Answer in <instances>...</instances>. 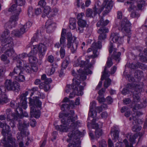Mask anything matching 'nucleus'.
<instances>
[{
    "label": "nucleus",
    "mask_w": 147,
    "mask_h": 147,
    "mask_svg": "<svg viewBox=\"0 0 147 147\" xmlns=\"http://www.w3.org/2000/svg\"><path fill=\"white\" fill-rule=\"evenodd\" d=\"M4 88L3 86L0 87L1 94H0V104H3L8 102L9 100L7 98V95L5 94V89L3 90Z\"/></svg>",
    "instance_id": "24"
},
{
    "label": "nucleus",
    "mask_w": 147,
    "mask_h": 147,
    "mask_svg": "<svg viewBox=\"0 0 147 147\" xmlns=\"http://www.w3.org/2000/svg\"><path fill=\"white\" fill-rule=\"evenodd\" d=\"M42 13L45 16H47L48 18H50V15L52 14L51 12V9L49 6L46 5L43 8Z\"/></svg>",
    "instance_id": "31"
},
{
    "label": "nucleus",
    "mask_w": 147,
    "mask_h": 147,
    "mask_svg": "<svg viewBox=\"0 0 147 147\" xmlns=\"http://www.w3.org/2000/svg\"><path fill=\"white\" fill-rule=\"evenodd\" d=\"M131 24L126 18H123L121 21L119 26V29L123 31L129 33L131 31Z\"/></svg>",
    "instance_id": "17"
},
{
    "label": "nucleus",
    "mask_w": 147,
    "mask_h": 147,
    "mask_svg": "<svg viewBox=\"0 0 147 147\" xmlns=\"http://www.w3.org/2000/svg\"><path fill=\"white\" fill-rule=\"evenodd\" d=\"M133 106V111L134 112V113L132 114V116L133 117V119L136 122L137 121V123L139 124H141L142 123V120L141 119H137V118H138V117L143 114V113L142 112H140L138 111H137L138 110V109H135L134 110V106Z\"/></svg>",
    "instance_id": "26"
},
{
    "label": "nucleus",
    "mask_w": 147,
    "mask_h": 147,
    "mask_svg": "<svg viewBox=\"0 0 147 147\" xmlns=\"http://www.w3.org/2000/svg\"><path fill=\"white\" fill-rule=\"evenodd\" d=\"M75 4L78 7H81L82 9L84 8L85 5L84 3L82 2V0H77L75 3Z\"/></svg>",
    "instance_id": "39"
},
{
    "label": "nucleus",
    "mask_w": 147,
    "mask_h": 147,
    "mask_svg": "<svg viewBox=\"0 0 147 147\" xmlns=\"http://www.w3.org/2000/svg\"><path fill=\"white\" fill-rule=\"evenodd\" d=\"M13 42L12 43V45H10V43L6 44V49L4 52V53L5 54L7 55L8 57H12L14 58L16 57V54L13 50Z\"/></svg>",
    "instance_id": "20"
},
{
    "label": "nucleus",
    "mask_w": 147,
    "mask_h": 147,
    "mask_svg": "<svg viewBox=\"0 0 147 147\" xmlns=\"http://www.w3.org/2000/svg\"><path fill=\"white\" fill-rule=\"evenodd\" d=\"M84 16V14L83 13H79L77 15V18L78 20H82Z\"/></svg>",
    "instance_id": "47"
},
{
    "label": "nucleus",
    "mask_w": 147,
    "mask_h": 147,
    "mask_svg": "<svg viewBox=\"0 0 147 147\" xmlns=\"http://www.w3.org/2000/svg\"><path fill=\"white\" fill-rule=\"evenodd\" d=\"M145 3L144 0H128L125 3L129 12H131V16L132 18L137 17L138 15L137 14L135 11L138 9H140Z\"/></svg>",
    "instance_id": "10"
},
{
    "label": "nucleus",
    "mask_w": 147,
    "mask_h": 147,
    "mask_svg": "<svg viewBox=\"0 0 147 147\" xmlns=\"http://www.w3.org/2000/svg\"><path fill=\"white\" fill-rule=\"evenodd\" d=\"M27 57H28V54L26 53H22L18 55H16V57L14 58L13 59L16 60L18 63H19L22 64V63L20 61L21 59Z\"/></svg>",
    "instance_id": "32"
},
{
    "label": "nucleus",
    "mask_w": 147,
    "mask_h": 147,
    "mask_svg": "<svg viewBox=\"0 0 147 147\" xmlns=\"http://www.w3.org/2000/svg\"><path fill=\"white\" fill-rule=\"evenodd\" d=\"M130 67L133 69H136L138 67H139L143 70L146 69H147V66L146 65L144 64H141L140 65L138 63L136 64L134 63H132Z\"/></svg>",
    "instance_id": "33"
},
{
    "label": "nucleus",
    "mask_w": 147,
    "mask_h": 147,
    "mask_svg": "<svg viewBox=\"0 0 147 147\" xmlns=\"http://www.w3.org/2000/svg\"><path fill=\"white\" fill-rule=\"evenodd\" d=\"M78 45V42L75 41L72 42L69 39L68 40L67 46L68 48L70 49L72 53H74L77 50Z\"/></svg>",
    "instance_id": "25"
},
{
    "label": "nucleus",
    "mask_w": 147,
    "mask_h": 147,
    "mask_svg": "<svg viewBox=\"0 0 147 147\" xmlns=\"http://www.w3.org/2000/svg\"><path fill=\"white\" fill-rule=\"evenodd\" d=\"M0 40L2 45L10 43V45H12V38L10 37V32L7 29H5L1 34Z\"/></svg>",
    "instance_id": "15"
},
{
    "label": "nucleus",
    "mask_w": 147,
    "mask_h": 147,
    "mask_svg": "<svg viewBox=\"0 0 147 147\" xmlns=\"http://www.w3.org/2000/svg\"><path fill=\"white\" fill-rule=\"evenodd\" d=\"M69 112L68 115L64 112L60 113L59 117L62 119V125H56L55 128L61 132H66L69 130L70 131L68 135L69 138L67 140V142H69V147H80L81 142L79 139L84 136V133L80 131L78 128L82 126V123L79 121L75 122L77 117L76 115L74 116L73 110Z\"/></svg>",
    "instance_id": "1"
},
{
    "label": "nucleus",
    "mask_w": 147,
    "mask_h": 147,
    "mask_svg": "<svg viewBox=\"0 0 147 147\" xmlns=\"http://www.w3.org/2000/svg\"><path fill=\"white\" fill-rule=\"evenodd\" d=\"M119 129L117 126H114L111 128V134L113 139L116 142L118 138Z\"/></svg>",
    "instance_id": "27"
},
{
    "label": "nucleus",
    "mask_w": 147,
    "mask_h": 147,
    "mask_svg": "<svg viewBox=\"0 0 147 147\" xmlns=\"http://www.w3.org/2000/svg\"><path fill=\"white\" fill-rule=\"evenodd\" d=\"M70 106L71 108H74L75 107V105H78L80 103V99L79 98H77L76 100L75 104H74V102L71 101L70 102Z\"/></svg>",
    "instance_id": "40"
},
{
    "label": "nucleus",
    "mask_w": 147,
    "mask_h": 147,
    "mask_svg": "<svg viewBox=\"0 0 147 147\" xmlns=\"http://www.w3.org/2000/svg\"><path fill=\"white\" fill-rule=\"evenodd\" d=\"M6 114L7 115V119L8 121H10L9 124L11 127H14L15 126L16 121H19L18 128L20 132L18 133L17 137L18 140H22L23 138V134L24 135L26 128L29 125L28 122L23 121L22 123V120L20 119H22L24 117H28V113L24 112L20 115L18 111H16L15 114H13L10 109H8L6 111Z\"/></svg>",
    "instance_id": "3"
},
{
    "label": "nucleus",
    "mask_w": 147,
    "mask_h": 147,
    "mask_svg": "<svg viewBox=\"0 0 147 147\" xmlns=\"http://www.w3.org/2000/svg\"><path fill=\"white\" fill-rule=\"evenodd\" d=\"M69 107H71L70 105L69 106L67 103L63 104L61 107V109L62 110L64 111L67 109H68Z\"/></svg>",
    "instance_id": "45"
},
{
    "label": "nucleus",
    "mask_w": 147,
    "mask_h": 147,
    "mask_svg": "<svg viewBox=\"0 0 147 147\" xmlns=\"http://www.w3.org/2000/svg\"><path fill=\"white\" fill-rule=\"evenodd\" d=\"M68 64L69 62L68 61L66 60L64 61L62 65V68L63 69H65L67 67Z\"/></svg>",
    "instance_id": "48"
},
{
    "label": "nucleus",
    "mask_w": 147,
    "mask_h": 147,
    "mask_svg": "<svg viewBox=\"0 0 147 147\" xmlns=\"http://www.w3.org/2000/svg\"><path fill=\"white\" fill-rule=\"evenodd\" d=\"M142 86L134 84H128L126 88H123L122 93L124 95H126L130 92H133V102L132 105L134 106V110L135 109H140L146 105V101L145 100L141 103L140 102V92L142 91Z\"/></svg>",
    "instance_id": "4"
},
{
    "label": "nucleus",
    "mask_w": 147,
    "mask_h": 147,
    "mask_svg": "<svg viewBox=\"0 0 147 147\" xmlns=\"http://www.w3.org/2000/svg\"><path fill=\"white\" fill-rule=\"evenodd\" d=\"M117 67L115 66L112 67L111 69V71L109 73V74H114V73L117 70Z\"/></svg>",
    "instance_id": "60"
},
{
    "label": "nucleus",
    "mask_w": 147,
    "mask_h": 147,
    "mask_svg": "<svg viewBox=\"0 0 147 147\" xmlns=\"http://www.w3.org/2000/svg\"><path fill=\"white\" fill-rule=\"evenodd\" d=\"M21 11V8L16 5H13L11 6L9 9L8 11L13 12V13L11 16L9 21L5 24V28H11L14 27L19 19V15Z\"/></svg>",
    "instance_id": "9"
},
{
    "label": "nucleus",
    "mask_w": 147,
    "mask_h": 147,
    "mask_svg": "<svg viewBox=\"0 0 147 147\" xmlns=\"http://www.w3.org/2000/svg\"><path fill=\"white\" fill-rule=\"evenodd\" d=\"M96 105V102L94 101H93L90 103V111L88 113V119H90V117L92 118L93 119H96L97 118H95L96 117V113L94 110L96 109L97 110L96 108H95Z\"/></svg>",
    "instance_id": "21"
},
{
    "label": "nucleus",
    "mask_w": 147,
    "mask_h": 147,
    "mask_svg": "<svg viewBox=\"0 0 147 147\" xmlns=\"http://www.w3.org/2000/svg\"><path fill=\"white\" fill-rule=\"evenodd\" d=\"M101 117L103 119L106 118L108 116V113L106 112H103L101 115Z\"/></svg>",
    "instance_id": "61"
},
{
    "label": "nucleus",
    "mask_w": 147,
    "mask_h": 147,
    "mask_svg": "<svg viewBox=\"0 0 147 147\" xmlns=\"http://www.w3.org/2000/svg\"><path fill=\"white\" fill-rule=\"evenodd\" d=\"M28 92H26L24 94L21 95L20 97V100H23L22 102H21L20 103V106L22 108L25 109H26L27 107L26 99L25 98V96L28 95Z\"/></svg>",
    "instance_id": "29"
},
{
    "label": "nucleus",
    "mask_w": 147,
    "mask_h": 147,
    "mask_svg": "<svg viewBox=\"0 0 147 147\" xmlns=\"http://www.w3.org/2000/svg\"><path fill=\"white\" fill-rule=\"evenodd\" d=\"M5 85L7 89L9 90H13L17 92L20 89L19 84L16 82H12L10 80H6Z\"/></svg>",
    "instance_id": "16"
},
{
    "label": "nucleus",
    "mask_w": 147,
    "mask_h": 147,
    "mask_svg": "<svg viewBox=\"0 0 147 147\" xmlns=\"http://www.w3.org/2000/svg\"><path fill=\"white\" fill-rule=\"evenodd\" d=\"M96 14H94V10L93 11L92 10L90 9H88L86 12V15L88 17H91L93 16V15L94 16Z\"/></svg>",
    "instance_id": "42"
},
{
    "label": "nucleus",
    "mask_w": 147,
    "mask_h": 147,
    "mask_svg": "<svg viewBox=\"0 0 147 147\" xmlns=\"http://www.w3.org/2000/svg\"><path fill=\"white\" fill-rule=\"evenodd\" d=\"M45 26L47 32L49 33L53 30L55 27V24L51 20H49L46 23Z\"/></svg>",
    "instance_id": "28"
},
{
    "label": "nucleus",
    "mask_w": 147,
    "mask_h": 147,
    "mask_svg": "<svg viewBox=\"0 0 147 147\" xmlns=\"http://www.w3.org/2000/svg\"><path fill=\"white\" fill-rule=\"evenodd\" d=\"M35 14L37 15H38L42 13V11L41 9L39 8H37L35 9Z\"/></svg>",
    "instance_id": "58"
},
{
    "label": "nucleus",
    "mask_w": 147,
    "mask_h": 147,
    "mask_svg": "<svg viewBox=\"0 0 147 147\" xmlns=\"http://www.w3.org/2000/svg\"><path fill=\"white\" fill-rule=\"evenodd\" d=\"M33 10L31 8H29L28 10V14L29 16H34Z\"/></svg>",
    "instance_id": "57"
},
{
    "label": "nucleus",
    "mask_w": 147,
    "mask_h": 147,
    "mask_svg": "<svg viewBox=\"0 0 147 147\" xmlns=\"http://www.w3.org/2000/svg\"><path fill=\"white\" fill-rule=\"evenodd\" d=\"M38 67L36 65H32L31 68L29 67L28 66L25 67L24 69L26 71V72L29 73L30 71L32 69L34 72H36L38 70Z\"/></svg>",
    "instance_id": "37"
},
{
    "label": "nucleus",
    "mask_w": 147,
    "mask_h": 147,
    "mask_svg": "<svg viewBox=\"0 0 147 147\" xmlns=\"http://www.w3.org/2000/svg\"><path fill=\"white\" fill-rule=\"evenodd\" d=\"M65 41V37L61 36L60 40V43L61 45L63 44Z\"/></svg>",
    "instance_id": "62"
},
{
    "label": "nucleus",
    "mask_w": 147,
    "mask_h": 147,
    "mask_svg": "<svg viewBox=\"0 0 147 147\" xmlns=\"http://www.w3.org/2000/svg\"><path fill=\"white\" fill-rule=\"evenodd\" d=\"M137 74L138 75L137 77V78H141L143 76V73L142 71H137L135 73V75H136Z\"/></svg>",
    "instance_id": "52"
},
{
    "label": "nucleus",
    "mask_w": 147,
    "mask_h": 147,
    "mask_svg": "<svg viewBox=\"0 0 147 147\" xmlns=\"http://www.w3.org/2000/svg\"><path fill=\"white\" fill-rule=\"evenodd\" d=\"M121 113L125 112V116L127 117H129L130 115V112L127 107H123L121 109Z\"/></svg>",
    "instance_id": "38"
},
{
    "label": "nucleus",
    "mask_w": 147,
    "mask_h": 147,
    "mask_svg": "<svg viewBox=\"0 0 147 147\" xmlns=\"http://www.w3.org/2000/svg\"><path fill=\"white\" fill-rule=\"evenodd\" d=\"M32 25V23L30 22H28L24 25L20 24L18 29L13 30L12 31L11 35L12 36L19 37L24 33Z\"/></svg>",
    "instance_id": "13"
},
{
    "label": "nucleus",
    "mask_w": 147,
    "mask_h": 147,
    "mask_svg": "<svg viewBox=\"0 0 147 147\" xmlns=\"http://www.w3.org/2000/svg\"><path fill=\"white\" fill-rule=\"evenodd\" d=\"M126 138L123 141L125 147H133L132 145L136 142V139L138 137L137 134H132L129 133L126 135Z\"/></svg>",
    "instance_id": "14"
},
{
    "label": "nucleus",
    "mask_w": 147,
    "mask_h": 147,
    "mask_svg": "<svg viewBox=\"0 0 147 147\" xmlns=\"http://www.w3.org/2000/svg\"><path fill=\"white\" fill-rule=\"evenodd\" d=\"M69 28L70 29L74 30L76 28V20L74 18H71L69 20Z\"/></svg>",
    "instance_id": "36"
},
{
    "label": "nucleus",
    "mask_w": 147,
    "mask_h": 147,
    "mask_svg": "<svg viewBox=\"0 0 147 147\" xmlns=\"http://www.w3.org/2000/svg\"><path fill=\"white\" fill-rule=\"evenodd\" d=\"M108 32V30L106 28H102L99 30L98 32L100 34L98 37V41L97 43H93L92 45L91 48H89L87 50L88 53L90 52L92 50L93 51V55L86 56V61L89 62V60L91 59V63L92 65L94 63L95 60L94 58L97 57L98 54L97 51V49H100L102 48V42L104 41L106 38V36L105 33Z\"/></svg>",
    "instance_id": "6"
},
{
    "label": "nucleus",
    "mask_w": 147,
    "mask_h": 147,
    "mask_svg": "<svg viewBox=\"0 0 147 147\" xmlns=\"http://www.w3.org/2000/svg\"><path fill=\"white\" fill-rule=\"evenodd\" d=\"M5 54V53L1 55V61L4 62L5 64H7L10 62V61L7 59V57Z\"/></svg>",
    "instance_id": "43"
},
{
    "label": "nucleus",
    "mask_w": 147,
    "mask_h": 147,
    "mask_svg": "<svg viewBox=\"0 0 147 147\" xmlns=\"http://www.w3.org/2000/svg\"><path fill=\"white\" fill-rule=\"evenodd\" d=\"M55 70V68L52 65L46 69V72L48 75L50 76L53 74Z\"/></svg>",
    "instance_id": "34"
},
{
    "label": "nucleus",
    "mask_w": 147,
    "mask_h": 147,
    "mask_svg": "<svg viewBox=\"0 0 147 147\" xmlns=\"http://www.w3.org/2000/svg\"><path fill=\"white\" fill-rule=\"evenodd\" d=\"M127 78L128 80L130 82H133L134 81V78L129 74L127 75Z\"/></svg>",
    "instance_id": "59"
},
{
    "label": "nucleus",
    "mask_w": 147,
    "mask_h": 147,
    "mask_svg": "<svg viewBox=\"0 0 147 147\" xmlns=\"http://www.w3.org/2000/svg\"><path fill=\"white\" fill-rule=\"evenodd\" d=\"M16 4L18 7L17 5L19 6H22L24 5L25 3V0H13ZM14 5H15L14 4Z\"/></svg>",
    "instance_id": "44"
},
{
    "label": "nucleus",
    "mask_w": 147,
    "mask_h": 147,
    "mask_svg": "<svg viewBox=\"0 0 147 147\" xmlns=\"http://www.w3.org/2000/svg\"><path fill=\"white\" fill-rule=\"evenodd\" d=\"M110 39V41L112 40L113 42L117 43L118 47L121 45L123 41V38L120 37L119 34L117 33H112Z\"/></svg>",
    "instance_id": "18"
},
{
    "label": "nucleus",
    "mask_w": 147,
    "mask_h": 147,
    "mask_svg": "<svg viewBox=\"0 0 147 147\" xmlns=\"http://www.w3.org/2000/svg\"><path fill=\"white\" fill-rule=\"evenodd\" d=\"M22 64L20 63L17 62L16 67L14 68V71L12 72H11L9 75L12 77L14 76H17L18 75L22 74L23 70V69L22 66Z\"/></svg>",
    "instance_id": "23"
},
{
    "label": "nucleus",
    "mask_w": 147,
    "mask_h": 147,
    "mask_svg": "<svg viewBox=\"0 0 147 147\" xmlns=\"http://www.w3.org/2000/svg\"><path fill=\"white\" fill-rule=\"evenodd\" d=\"M37 40L34 36L31 39V41L29 44L27 46V48L31 47V50L28 54V57H29V60L31 64H35L37 63L38 60L34 56L38 53H39V56H42L45 55L47 50V47L50 44L49 43L45 42L43 43H42L37 45L32 44L36 42Z\"/></svg>",
    "instance_id": "5"
},
{
    "label": "nucleus",
    "mask_w": 147,
    "mask_h": 147,
    "mask_svg": "<svg viewBox=\"0 0 147 147\" xmlns=\"http://www.w3.org/2000/svg\"><path fill=\"white\" fill-rule=\"evenodd\" d=\"M113 2V0H109L108 1H103L102 5L99 1H98L95 3L94 8V14L100 13L103 10V15H105L107 14L111 11Z\"/></svg>",
    "instance_id": "8"
},
{
    "label": "nucleus",
    "mask_w": 147,
    "mask_h": 147,
    "mask_svg": "<svg viewBox=\"0 0 147 147\" xmlns=\"http://www.w3.org/2000/svg\"><path fill=\"white\" fill-rule=\"evenodd\" d=\"M123 143L121 142H117L115 144V147H123Z\"/></svg>",
    "instance_id": "64"
},
{
    "label": "nucleus",
    "mask_w": 147,
    "mask_h": 147,
    "mask_svg": "<svg viewBox=\"0 0 147 147\" xmlns=\"http://www.w3.org/2000/svg\"><path fill=\"white\" fill-rule=\"evenodd\" d=\"M60 53L61 57L63 58L65 56V50L62 47H61L60 50Z\"/></svg>",
    "instance_id": "51"
},
{
    "label": "nucleus",
    "mask_w": 147,
    "mask_h": 147,
    "mask_svg": "<svg viewBox=\"0 0 147 147\" xmlns=\"http://www.w3.org/2000/svg\"><path fill=\"white\" fill-rule=\"evenodd\" d=\"M0 128H3L2 134L4 136L1 142L5 147H15L16 139L13 138L10 132V127L0 121Z\"/></svg>",
    "instance_id": "7"
},
{
    "label": "nucleus",
    "mask_w": 147,
    "mask_h": 147,
    "mask_svg": "<svg viewBox=\"0 0 147 147\" xmlns=\"http://www.w3.org/2000/svg\"><path fill=\"white\" fill-rule=\"evenodd\" d=\"M103 107L105 108H106L107 107V105L106 104H103V105L102 106V107H97L96 108L97 111L99 112H100L102 110V108Z\"/></svg>",
    "instance_id": "55"
},
{
    "label": "nucleus",
    "mask_w": 147,
    "mask_h": 147,
    "mask_svg": "<svg viewBox=\"0 0 147 147\" xmlns=\"http://www.w3.org/2000/svg\"><path fill=\"white\" fill-rule=\"evenodd\" d=\"M107 102L109 104H111L113 102V99L110 96H107Z\"/></svg>",
    "instance_id": "63"
},
{
    "label": "nucleus",
    "mask_w": 147,
    "mask_h": 147,
    "mask_svg": "<svg viewBox=\"0 0 147 147\" xmlns=\"http://www.w3.org/2000/svg\"><path fill=\"white\" fill-rule=\"evenodd\" d=\"M46 3L45 0H40L38 3V5L43 8L46 6Z\"/></svg>",
    "instance_id": "49"
},
{
    "label": "nucleus",
    "mask_w": 147,
    "mask_h": 147,
    "mask_svg": "<svg viewBox=\"0 0 147 147\" xmlns=\"http://www.w3.org/2000/svg\"><path fill=\"white\" fill-rule=\"evenodd\" d=\"M13 77L15 80L19 82H23L25 80L24 76L22 74L14 76Z\"/></svg>",
    "instance_id": "35"
},
{
    "label": "nucleus",
    "mask_w": 147,
    "mask_h": 147,
    "mask_svg": "<svg viewBox=\"0 0 147 147\" xmlns=\"http://www.w3.org/2000/svg\"><path fill=\"white\" fill-rule=\"evenodd\" d=\"M97 119H92V125L94 128H96L95 131V136L94 138H99L102 134V129L100 128H98V125L95 123V121Z\"/></svg>",
    "instance_id": "22"
},
{
    "label": "nucleus",
    "mask_w": 147,
    "mask_h": 147,
    "mask_svg": "<svg viewBox=\"0 0 147 147\" xmlns=\"http://www.w3.org/2000/svg\"><path fill=\"white\" fill-rule=\"evenodd\" d=\"M113 65V63L111 58H108V60L107 62L106 65L104 69V70L103 72L101 79L103 80L105 79V80L104 83V86L106 88H107L110 85L111 80L109 78H106L109 76V74L107 70V68L110 67Z\"/></svg>",
    "instance_id": "12"
},
{
    "label": "nucleus",
    "mask_w": 147,
    "mask_h": 147,
    "mask_svg": "<svg viewBox=\"0 0 147 147\" xmlns=\"http://www.w3.org/2000/svg\"><path fill=\"white\" fill-rule=\"evenodd\" d=\"M141 129V126H139L138 127L137 126L135 125L133 126L132 129L134 131H139Z\"/></svg>",
    "instance_id": "53"
},
{
    "label": "nucleus",
    "mask_w": 147,
    "mask_h": 147,
    "mask_svg": "<svg viewBox=\"0 0 147 147\" xmlns=\"http://www.w3.org/2000/svg\"><path fill=\"white\" fill-rule=\"evenodd\" d=\"M29 104L31 116L34 117L36 118H38L40 116V113L39 110L41 109V102L39 100L38 98L37 97H34L33 99L30 98Z\"/></svg>",
    "instance_id": "11"
},
{
    "label": "nucleus",
    "mask_w": 147,
    "mask_h": 147,
    "mask_svg": "<svg viewBox=\"0 0 147 147\" xmlns=\"http://www.w3.org/2000/svg\"><path fill=\"white\" fill-rule=\"evenodd\" d=\"M99 147H106L107 144L105 141L104 140H102L100 141L99 142Z\"/></svg>",
    "instance_id": "46"
},
{
    "label": "nucleus",
    "mask_w": 147,
    "mask_h": 147,
    "mask_svg": "<svg viewBox=\"0 0 147 147\" xmlns=\"http://www.w3.org/2000/svg\"><path fill=\"white\" fill-rule=\"evenodd\" d=\"M54 57L53 56L50 55L48 57L47 61L51 63H52L54 61Z\"/></svg>",
    "instance_id": "56"
},
{
    "label": "nucleus",
    "mask_w": 147,
    "mask_h": 147,
    "mask_svg": "<svg viewBox=\"0 0 147 147\" xmlns=\"http://www.w3.org/2000/svg\"><path fill=\"white\" fill-rule=\"evenodd\" d=\"M58 9L56 8H54L53 9H51V12L52 14V15H50V18L53 16L54 15L57 14L58 12Z\"/></svg>",
    "instance_id": "50"
},
{
    "label": "nucleus",
    "mask_w": 147,
    "mask_h": 147,
    "mask_svg": "<svg viewBox=\"0 0 147 147\" xmlns=\"http://www.w3.org/2000/svg\"><path fill=\"white\" fill-rule=\"evenodd\" d=\"M38 90V88L36 87H34L32 88L31 89L29 90L30 91H32V92H31V94L30 95L31 97L33 95L34 93L36 92Z\"/></svg>",
    "instance_id": "54"
},
{
    "label": "nucleus",
    "mask_w": 147,
    "mask_h": 147,
    "mask_svg": "<svg viewBox=\"0 0 147 147\" xmlns=\"http://www.w3.org/2000/svg\"><path fill=\"white\" fill-rule=\"evenodd\" d=\"M109 21L108 20H106L105 21H104L103 18H101L100 20L97 23L96 25L97 27H99L101 26L102 27L100 28L98 31L100 29L102 28H106L107 29L108 32H106L105 33V34H106V36H107V35L106 33L108 32L109 31V30L107 28L104 27V26H107L109 23ZM98 32V31H97V32Z\"/></svg>",
    "instance_id": "30"
},
{
    "label": "nucleus",
    "mask_w": 147,
    "mask_h": 147,
    "mask_svg": "<svg viewBox=\"0 0 147 147\" xmlns=\"http://www.w3.org/2000/svg\"><path fill=\"white\" fill-rule=\"evenodd\" d=\"M78 23L80 27H85L87 26L86 21L84 20H78Z\"/></svg>",
    "instance_id": "41"
},
{
    "label": "nucleus",
    "mask_w": 147,
    "mask_h": 147,
    "mask_svg": "<svg viewBox=\"0 0 147 147\" xmlns=\"http://www.w3.org/2000/svg\"><path fill=\"white\" fill-rule=\"evenodd\" d=\"M116 49L113 47V44L111 41L109 45V52L110 53L113 52V58H114L117 62H119L120 60V57L121 53L120 52L117 53L116 52Z\"/></svg>",
    "instance_id": "19"
},
{
    "label": "nucleus",
    "mask_w": 147,
    "mask_h": 147,
    "mask_svg": "<svg viewBox=\"0 0 147 147\" xmlns=\"http://www.w3.org/2000/svg\"><path fill=\"white\" fill-rule=\"evenodd\" d=\"M74 65L76 67L80 66L81 67L78 71L79 76L77 78H74L73 79V83L71 85H67L65 91L68 93L71 89H73L74 90L77 91L78 95H82L83 94L82 91L84 89V87L83 86H79L80 82L78 80H79L80 81L84 80L86 78V75L92 74V71L89 68L92 67V65L91 63L87 62L86 60L85 61L82 60L81 57L77 58L76 57L74 62Z\"/></svg>",
    "instance_id": "2"
}]
</instances>
